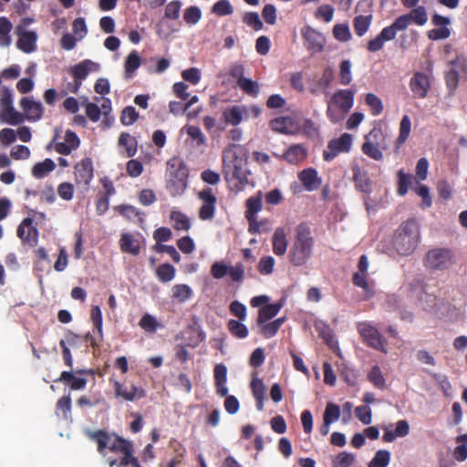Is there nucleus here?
<instances>
[{
	"instance_id": "obj_38",
	"label": "nucleus",
	"mask_w": 467,
	"mask_h": 467,
	"mask_svg": "<svg viewBox=\"0 0 467 467\" xmlns=\"http://www.w3.org/2000/svg\"><path fill=\"white\" fill-rule=\"evenodd\" d=\"M140 57L137 51L134 50L129 54L124 62L125 76L127 78H130L133 76L134 72L140 67Z\"/></svg>"
},
{
	"instance_id": "obj_24",
	"label": "nucleus",
	"mask_w": 467,
	"mask_h": 467,
	"mask_svg": "<svg viewBox=\"0 0 467 467\" xmlns=\"http://www.w3.org/2000/svg\"><path fill=\"white\" fill-rule=\"evenodd\" d=\"M298 178L306 191L312 192L321 185V178L318 177L316 169L307 168L299 172Z\"/></svg>"
},
{
	"instance_id": "obj_3",
	"label": "nucleus",
	"mask_w": 467,
	"mask_h": 467,
	"mask_svg": "<svg viewBox=\"0 0 467 467\" xmlns=\"http://www.w3.org/2000/svg\"><path fill=\"white\" fill-rule=\"evenodd\" d=\"M314 244L311 231L306 224L301 223L296 228V235L289 251L291 263L296 266L305 265L311 256Z\"/></svg>"
},
{
	"instance_id": "obj_20",
	"label": "nucleus",
	"mask_w": 467,
	"mask_h": 467,
	"mask_svg": "<svg viewBox=\"0 0 467 467\" xmlns=\"http://www.w3.org/2000/svg\"><path fill=\"white\" fill-rule=\"evenodd\" d=\"M19 105L24 110L25 119L34 122L42 118L44 109L39 101L25 97L21 99Z\"/></svg>"
},
{
	"instance_id": "obj_43",
	"label": "nucleus",
	"mask_w": 467,
	"mask_h": 467,
	"mask_svg": "<svg viewBox=\"0 0 467 467\" xmlns=\"http://www.w3.org/2000/svg\"><path fill=\"white\" fill-rule=\"evenodd\" d=\"M407 15L410 18V24L415 23L416 25L421 26H424L428 21V15L425 7L423 6H416Z\"/></svg>"
},
{
	"instance_id": "obj_62",
	"label": "nucleus",
	"mask_w": 467,
	"mask_h": 467,
	"mask_svg": "<svg viewBox=\"0 0 467 467\" xmlns=\"http://www.w3.org/2000/svg\"><path fill=\"white\" fill-rule=\"evenodd\" d=\"M351 62L344 60L340 64V82L343 85H348L352 80Z\"/></svg>"
},
{
	"instance_id": "obj_18",
	"label": "nucleus",
	"mask_w": 467,
	"mask_h": 467,
	"mask_svg": "<svg viewBox=\"0 0 467 467\" xmlns=\"http://www.w3.org/2000/svg\"><path fill=\"white\" fill-rule=\"evenodd\" d=\"M16 33L18 36L16 47L19 50L26 54L36 51L38 36L35 31L27 30L24 26H16Z\"/></svg>"
},
{
	"instance_id": "obj_27",
	"label": "nucleus",
	"mask_w": 467,
	"mask_h": 467,
	"mask_svg": "<svg viewBox=\"0 0 467 467\" xmlns=\"http://www.w3.org/2000/svg\"><path fill=\"white\" fill-rule=\"evenodd\" d=\"M410 432V425L407 420H400L396 423L395 431H391L389 429H385V432L383 434V441L385 442H392L397 438H402L409 434Z\"/></svg>"
},
{
	"instance_id": "obj_55",
	"label": "nucleus",
	"mask_w": 467,
	"mask_h": 467,
	"mask_svg": "<svg viewBox=\"0 0 467 467\" xmlns=\"http://www.w3.org/2000/svg\"><path fill=\"white\" fill-rule=\"evenodd\" d=\"M369 381L377 388L383 389L385 387V379L381 373L379 367L374 366L368 373Z\"/></svg>"
},
{
	"instance_id": "obj_64",
	"label": "nucleus",
	"mask_w": 467,
	"mask_h": 467,
	"mask_svg": "<svg viewBox=\"0 0 467 467\" xmlns=\"http://www.w3.org/2000/svg\"><path fill=\"white\" fill-rule=\"evenodd\" d=\"M238 86L246 93L256 96L259 92V86L256 82L249 78H241L238 81Z\"/></svg>"
},
{
	"instance_id": "obj_28",
	"label": "nucleus",
	"mask_w": 467,
	"mask_h": 467,
	"mask_svg": "<svg viewBox=\"0 0 467 467\" xmlns=\"http://www.w3.org/2000/svg\"><path fill=\"white\" fill-rule=\"evenodd\" d=\"M214 379L216 384V391L222 397L227 396L228 388L227 381V368L223 364H218L214 368Z\"/></svg>"
},
{
	"instance_id": "obj_57",
	"label": "nucleus",
	"mask_w": 467,
	"mask_h": 467,
	"mask_svg": "<svg viewBox=\"0 0 467 467\" xmlns=\"http://www.w3.org/2000/svg\"><path fill=\"white\" fill-rule=\"evenodd\" d=\"M429 170V161L425 158H421L419 160L416 165V179L415 183L419 184L420 181H424L427 179Z\"/></svg>"
},
{
	"instance_id": "obj_2",
	"label": "nucleus",
	"mask_w": 467,
	"mask_h": 467,
	"mask_svg": "<svg viewBox=\"0 0 467 467\" xmlns=\"http://www.w3.org/2000/svg\"><path fill=\"white\" fill-rule=\"evenodd\" d=\"M420 236L418 223L413 220L406 221L399 226L393 235V248L400 255H409L415 251Z\"/></svg>"
},
{
	"instance_id": "obj_63",
	"label": "nucleus",
	"mask_w": 467,
	"mask_h": 467,
	"mask_svg": "<svg viewBox=\"0 0 467 467\" xmlns=\"http://www.w3.org/2000/svg\"><path fill=\"white\" fill-rule=\"evenodd\" d=\"M139 118V113L133 107H126L121 115V122L123 125L129 126L133 124Z\"/></svg>"
},
{
	"instance_id": "obj_47",
	"label": "nucleus",
	"mask_w": 467,
	"mask_h": 467,
	"mask_svg": "<svg viewBox=\"0 0 467 467\" xmlns=\"http://www.w3.org/2000/svg\"><path fill=\"white\" fill-rule=\"evenodd\" d=\"M365 102L369 107L374 116H378L383 111V103L377 95L368 93L365 97Z\"/></svg>"
},
{
	"instance_id": "obj_12",
	"label": "nucleus",
	"mask_w": 467,
	"mask_h": 467,
	"mask_svg": "<svg viewBox=\"0 0 467 467\" xmlns=\"http://www.w3.org/2000/svg\"><path fill=\"white\" fill-rule=\"evenodd\" d=\"M358 331L368 346L385 354L388 353V349L386 348L387 340L371 324L367 322L359 323Z\"/></svg>"
},
{
	"instance_id": "obj_15",
	"label": "nucleus",
	"mask_w": 467,
	"mask_h": 467,
	"mask_svg": "<svg viewBox=\"0 0 467 467\" xmlns=\"http://www.w3.org/2000/svg\"><path fill=\"white\" fill-rule=\"evenodd\" d=\"M410 296L416 298L420 306L425 309H431L435 303V296L428 293L422 281L419 278L414 279L409 284Z\"/></svg>"
},
{
	"instance_id": "obj_36",
	"label": "nucleus",
	"mask_w": 467,
	"mask_h": 467,
	"mask_svg": "<svg viewBox=\"0 0 467 467\" xmlns=\"http://www.w3.org/2000/svg\"><path fill=\"white\" fill-rule=\"evenodd\" d=\"M251 387L253 389V394L254 399L256 400V407L258 410H263L264 409V400L265 396V386L262 379L254 378L252 380Z\"/></svg>"
},
{
	"instance_id": "obj_39",
	"label": "nucleus",
	"mask_w": 467,
	"mask_h": 467,
	"mask_svg": "<svg viewBox=\"0 0 467 467\" xmlns=\"http://www.w3.org/2000/svg\"><path fill=\"white\" fill-rule=\"evenodd\" d=\"M56 168L55 162L51 159H46L42 162L35 164L32 168V175L36 178H43Z\"/></svg>"
},
{
	"instance_id": "obj_25",
	"label": "nucleus",
	"mask_w": 467,
	"mask_h": 467,
	"mask_svg": "<svg viewBox=\"0 0 467 467\" xmlns=\"http://www.w3.org/2000/svg\"><path fill=\"white\" fill-rule=\"evenodd\" d=\"M351 170L353 172V182L356 188L360 192H369L370 180L368 176V172L357 163L352 165Z\"/></svg>"
},
{
	"instance_id": "obj_26",
	"label": "nucleus",
	"mask_w": 467,
	"mask_h": 467,
	"mask_svg": "<svg viewBox=\"0 0 467 467\" xmlns=\"http://www.w3.org/2000/svg\"><path fill=\"white\" fill-rule=\"evenodd\" d=\"M17 235L31 244L36 243L37 231L32 226V220L26 218L17 228Z\"/></svg>"
},
{
	"instance_id": "obj_14",
	"label": "nucleus",
	"mask_w": 467,
	"mask_h": 467,
	"mask_svg": "<svg viewBox=\"0 0 467 467\" xmlns=\"http://www.w3.org/2000/svg\"><path fill=\"white\" fill-rule=\"evenodd\" d=\"M353 144V136L348 133H343L339 138L331 140L327 149L324 150L323 157L327 161H331L340 153L349 152Z\"/></svg>"
},
{
	"instance_id": "obj_34",
	"label": "nucleus",
	"mask_w": 467,
	"mask_h": 467,
	"mask_svg": "<svg viewBox=\"0 0 467 467\" xmlns=\"http://www.w3.org/2000/svg\"><path fill=\"white\" fill-rule=\"evenodd\" d=\"M273 130L288 134L295 130L294 120L289 117H279L270 122Z\"/></svg>"
},
{
	"instance_id": "obj_31",
	"label": "nucleus",
	"mask_w": 467,
	"mask_h": 467,
	"mask_svg": "<svg viewBox=\"0 0 467 467\" xmlns=\"http://www.w3.org/2000/svg\"><path fill=\"white\" fill-rule=\"evenodd\" d=\"M284 158L292 164H297L306 158V149L300 144L293 145L285 152Z\"/></svg>"
},
{
	"instance_id": "obj_60",
	"label": "nucleus",
	"mask_w": 467,
	"mask_h": 467,
	"mask_svg": "<svg viewBox=\"0 0 467 467\" xmlns=\"http://www.w3.org/2000/svg\"><path fill=\"white\" fill-rule=\"evenodd\" d=\"M10 156L16 161L28 160L31 156V151L25 145H16L11 149Z\"/></svg>"
},
{
	"instance_id": "obj_11",
	"label": "nucleus",
	"mask_w": 467,
	"mask_h": 467,
	"mask_svg": "<svg viewBox=\"0 0 467 467\" xmlns=\"http://www.w3.org/2000/svg\"><path fill=\"white\" fill-rule=\"evenodd\" d=\"M211 274L215 279L229 275L232 282L242 283L244 279V266L241 263L229 265L224 261H217L212 265Z\"/></svg>"
},
{
	"instance_id": "obj_37",
	"label": "nucleus",
	"mask_w": 467,
	"mask_h": 467,
	"mask_svg": "<svg viewBox=\"0 0 467 467\" xmlns=\"http://www.w3.org/2000/svg\"><path fill=\"white\" fill-rule=\"evenodd\" d=\"M12 28V23L6 17H0V47H7L11 45L10 32Z\"/></svg>"
},
{
	"instance_id": "obj_32",
	"label": "nucleus",
	"mask_w": 467,
	"mask_h": 467,
	"mask_svg": "<svg viewBox=\"0 0 467 467\" xmlns=\"http://www.w3.org/2000/svg\"><path fill=\"white\" fill-rule=\"evenodd\" d=\"M122 252L137 255L140 253V241L132 234H123L119 240Z\"/></svg>"
},
{
	"instance_id": "obj_13",
	"label": "nucleus",
	"mask_w": 467,
	"mask_h": 467,
	"mask_svg": "<svg viewBox=\"0 0 467 467\" xmlns=\"http://www.w3.org/2000/svg\"><path fill=\"white\" fill-rule=\"evenodd\" d=\"M451 68L445 75L446 85L451 91H454L461 78L467 77V59L460 55L450 62Z\"/></svg>"
},
{
	"instance_id": "obj_53",
	"label": "nucleus",
	"mask_w": 467,
	"mask_h": 467,
	"mask_svg": "<svg viewBox=\"0 0 467 467\" xmlns=\"http://www.w3.org/2000/svg\"><path fill=\"white\" fill-rule=\"evenodd\" d=\"M228 327L231 333L239 338H244L248 336V329L246 326L240 321L230 320L228 323Z\"/></svg>"
},
{
	"instance_id": "obj_41",
	"label": "nucleus",
	"mask_w": 467,
	"mask_h": 467,
	"mask_svg": "<svg viewBox=\"0 0 467 467\" xmlns=\"http://www.w3.org/2000/svg\"><path fill=\"white\" fill-rule=\"evenodd\" d=\"M456 442L458 445L453 451V456L457 461L463 462L467 459V434L458 436Z\"/></svg>"
},
{
	"instance_id": "obj_9",
	"label": "nucleus",
	"mask_w": 467,
	"mask_h": 467,
	"mask_svg": "<svg viewBox=\"0 0 467 467\" xmlns=\"http://www.w3.org/2000/svg\"><path fill=\"white\" fill-rule=\"evenodd\" d=\"M90 438L96 441L98 445V451L103 453L105 449L115 453H121L130 442L127 440L120 438L113 433H107L102 431L91 432Z\"/></svg>"
},
{
	"instance_id": "obj_52",
	"label": "nucleus",
	"mask_w": 467,
	"mask_h": 467,
	"mask_svg": "<svg viewBox=\"0 0 467 467\" xmlns=\"http://www.w3.org/2000/svg\"><path fill=\"white\" fill-rule=\"evenodd\" d=\"M339 417H340L339 406H337L332 402H328L326 407L325 412H324L323 420L333 423V422L337 421L339 419Z\"/></svg>"
},
{
	"instance_id": "obj_48",
	"label": "nucleus",
	"mask_w": 467,
	"mask_h": 467,
	"mask_svg": "<svg viewBox=\"0 0 467 467\" xmlns=\"http://www.w3.org/2000/svg\"><path fill=\"white\" fill-rule=\"evenodd\" d=\"M171 220L177 230L187 231L191 226L189 218L180 212H171Z\"/></svg>"
},
{
	"instance_id": "obj_50",
	"label": "nucleus",
	"mask_w": 467,
	"mask_h": 467,
	"mask_svg": "<svg viewBox=\"0 0 467 467\" xmlns=\"http://www.w3.org/2000/svg\"><path fill=\"white\" fill-rule=\"evenodd\" d=\"M411 129V121L409 116H403L400 124V134L397 139L398 145H402L408 139Z\"/></svg>"
},
{
	"instance_id": "obj_21",
	"label": "nucleus",
	"mask_w": 467,
	"mask_h": 467,
	"mask_svg": "<svg viewBox=\"0 0 467 467\" xmlns=\"http://www.w3.org/2000/svg\"><path fill=\"white\" fill-rule=\"evenodd\" d=\"M410 87L414 97L423 99L431 87L430 78L426 74L417 72L410 78Z\"/></svg>"
},
{
	"instance_id": "obj_54",
	"label": "nucleus",
	"mask_w": 467,
	"mask_h": 467,
	"mask_svg": "<svg viewBox=\"0 0 467 467\" xmlns=\"http://www.w3.org/2000/svg\"><path fill=\"white\" fill-rule=\"evenodd\" d=\"M213 12L219 16H224L231 15L234 8L228 0H219L213 5Z\"/></svg>"
},
{
	"instance_id": "obj_1",
	"label": "nucleus",
	"mask_w": 467,
	"mask_h": 467,
	"mask_svg": "<svg viewBox=\"0 0 467 467\" xmlns=\"http://www.w3.org/2000/svg\"><path fill=\"white\" fill-rule=\"evenodd\" d=\"M247 151L231 144L223 151V175L232 189L241 191L248 182Z\"/></svg>"
},
{
	"instance_id": "obj_4",
	"label": "nucleus",
	"mask_w": 467,
	"mask_h": 467,
	"mask_svg": "<svg viewBox=\"0 0 467 467\" xmlns=\"http://www.w3.org/2000/svg\"><path fill=\"white\" fill-rule=\"evenodd\" d=\"M166 187L172 196L182 195L187 187L188 171L180 158H172L167 163Z\"/></svg>"
},
{
	"instance_id": "obj_35",
	"label": "nucleus",
	"mask_w": 467,
	"mask_h": 467,
	"mask_svg": "<svg viewBox=\"0 0 467 467\" xmlns=\"http://www.w3.org/2000/svg\"><path fill=\"white\" fill-rule=\"evenodd\" d=\"M281 308V303L267 304L265 306H262L258 312L257 324L268 322L278 314Z\"/></svg>"
},
{
	"instance_id": "obj_8",
	"label": "nucleus",
	"mask_w": 467,
	"mask_h": 467,
	"mask_svg": "<svg viewBox=\"0 0 467 467\" xmlns=\"http://www.w3.org/2000/svg\"><path fill=\"white\" fill-rule=\"evenodd\" d=\"M423 264L430 271H444L454 264V256L449 249L434 248L427 252Z\"/></svg>"
},
{
	"instance_id": "obj_40",
	"label": "nucleus",
	"mask_w": 467,
	"mask_h": 467,
	"mask_svg": "<svg viewBox=\"0 0 467 467\" xmlns=\"http://www.w3.org/2000/svg\"><path fill=\"white\" fill-rule=\"evenodd\" d=\"M119 145L123 147L128 157H131L137 152V140L128 133H121L119 138Z\"/></svg>"
},
{
	"instance_id": "obj_44",
	"label": "nucleus",
	"mask_w": 467,
	"mask_h": 467,
	"mask_svg": "<svg viewBox=\"0 0 467 467\" xmlns=\"http://www.w3.org/2000/svg\"><path fill=\"white\" fill-rule=\"evenodd\" d=\"M372 16H358L354 19V29L358 36H362L368 30Z\"/></svg>"
},
{
	"instance_id": "obj_19",
	"label": "nucleus",
	"mask_w": 467,
	"mask_h": 467,
	"mask_svg": "<svg viewBox=\"0 0 467 467\" xmlns=\"http://www.w3.org/2000/svg\"><path fill=\"white\" fill-rule=\"evenodd\" d=\"M305 47L312 53L320 52L326 43L325 36L317 30L306 26L302 29Z\"/></svg>"
},
{
	"instance_id": "obj_58",
	"label": "nucleus",
	"mask_w": 467,
	"mask_h": 467,
	"mask_svg": "<svg viewBox=\"0 0 467 467\" xmlns=\"http://www.w3.org/2000/svg\"><path fill=\"white\" fill-rule=\"evenodd\" d=\"M140 326L145 331L153 333L157 330L159 324L153 316L145 314L140 321Z\"/></svg>"
},
{
	"instance_id": "obj_56",
	"label": "nucleus",
	"mask_w": 467,
	"mask_h": 467,
	"mask_svg": "<svg viewBox=\"0 0 467 467\" xmlns=\"http://www.w3.org/2000/svg\"><path fill=\"white\" fill-rule=\"evenodd\" d=\"M186 133L196 141L197 145H203L206 138L201 129L197 126L188 125L184 127Z\"/></svg>"
},
{
	"instance_id": "obj_30",
	"label": "nucleus",
	"mask_w": 467,
	"mask_h": 467,
	"mask_svg": "<svg viewBox=\"0 0 467 467\" xmlns=\"http://www.w3.org/2000/svg\"><path fill=\"white\" fill-rule=\"evenodd\" d=\"M286 250V233L284 228H277L273 235V251L276 255H284Z\"/></svg>"
},
{
	"instance_id": "obj_61",
	"label": "nucleus",
	"mask_w": 467,
	"mask_h": 467,
	"mask_svg": "<svg viewBox=\"0 0 467 467\" xmlns=\"http://www.w3.org/2000/svg\"><path fill=\"white\" fill-rule=\"evenodd\" d=\"M333 34L336 39L339 41H348L351 38L349 27L346 24L336 25L333 28Z\"/></svg>"
},
{
	"instance_id": "obj_7",
	"label": "nucleus",
	"mask_w": 467,
	"mask_h": 467,
	"mask_svg": "<svg viewBox=\"0 0 467 467\" xmlns=\"http://www.w3.org/2000/svg\"><path fill=\"white\" fill-rule=\"evenodd\" d=\"M261 112L262 109L255 105H234L226 108L222 116L226 124L236 127L244 120L258 118Z\"/></svg>"
},
{
	"instance_id": "obj_33",
	"label": "nucleus",
	"mask_w": 467,
	"mask_h": 467,
	"mask_svg": "<svg viewBox=\"0 0 467 467\" xmlns=\"http://www.w3.org/2000/svg\"><path fill=\"white\" fill-rule=\"evenodd\" d=\"M284 321L285 317H280L271 322H264L263 324L256 323V327L260 334L266 338H270L277 333Z\"/></svg>"
},
{
	"instance_id": "obj_49",
	"label": "nucleus",
	"mask_w": 467,
	"mask_h": 467,
	"mask_svg": "<svg viewBox=\"0 0 467 467\" xmlns=\"http://www.w3.org/2000/svg\"><path fill=\"white\" fill-rule=\"evenodd\" d=\"M156 274L160 281L168 283L175 277V268L169 264H164L157 268Z\"/></svg>"
},
{
	"instance_id": "obj_51",
	"label": "nucleus",
	"mask_w": 467,
	"mask_h": 467,
	"mask_svg": "<svg viewBox=\"0 0 467 467\" xmlns=\"http://www.w3.org/2000/svg\"><path fill=\"white\" fill-rule=\"evenodd\" d=\"M355 462V455L347 451L338 453L333 460V467H349Z\"/></svg>"
},
{
	"instance_id": "obj_59",
	"label": "nucleus",
	"mask_w": 467,
	"mask_h": 467,
	"mask_svg": "<svg viewBox=\"0 0 467 467\" xmlns=\"http://www.w3.org/2000/svg\"><path fill=\"white\" fill-rule=\"evenodd\" d=\"M414 192L421 197L423 208H429L432 204V200L430 195V190L426 185H416L413 187Z\"/></svg>"
},
{
	"instance_id": "obj_17",
	"label": "nucleus",
	"mask_w": 467,
	"mask_h": 467,
	"mask_svg": "<svg viewBox=\"0 0 467 467\" xmlns=\"http://www.w3.org/2000/svg\"><path fill=\"white\" fill-rule=\"evenodd\" d=\"M99 69V65L89 59H85L80 63L75 65L70 68V72L74 77V88L72 92L77 93L78 88L90 72H95Z\"/></svg>"
},
{
	"instance_id": "obj_16",
	"label": "nucleus",
	"mask_w": 467,
	"mask_h": 467,
	"mask_svg": "<svg viewBox=\"0 0 467 467\" xmlns=\"http://www.w3.org/2000/svg\"><path fill=\"white\" fill-rule=\"evenodd\" d=\"M198 198L201 202L199 217L204 221L213 219L215 213L216 197L212 189L205 188L200 191Z\"/></svg>"
},
{
	"instance_id": "obj_10",
	"label": "nucleus",
	"mask_w": 467,
	"mask_h": 467,
	"mask_svg": "<svg viewBox=\"0 0 467 467\" xmlns=\"http://www.w3.org/2000/svg\"><path fill=\"white\" fill-rule=\"evenodd\" d=\"M386 149L384 136L380 129L374 128L365 136V141L362 145V151L365 155L375 161L383 159L382 150Z\"/></svg>"
},
{
	"instance_id": "obj_29",
	"label": "nucleus",
	"mask_w": 467,
	"mask_h": 467,
	"mask_svg": "<svg viewBox=\"0 0 467 467\" xmlns=\"http://www.w3.org/2000/svg\"><path fill=\"white\" fill-rule=\"evenodd\" d=\"M193 296L192 287L185 284L174 285L171 289V297L177 303H184Z\"/></svg>"
},
{
	"instance_id": "obj_45",
	"label": "nucleus",
	"mask_w": 467,
	"mask_h": 467,
	"mask_svg": "<svg viewBox=\"0 0 467 467\" xmlns=\"http://www.w3.org/2000/svg\"><path fill=\"white\" fill-rule=\"evenodd\" d=\"M389 462L390 452L387 450H379L368 463V467H388Z\"/></svg>"
},
{
	"instance_id": "obj_5",
	"label": "nucleus",
	"mask_w": 467,
	"mask_h": 467,
	"mask_svg": "<svg viewBox=\"0 0 467 467\" xmlns=\"http://www.w3.org/2000/svg\"><path fill=\"white\" fill-rule=\"evenodd\" d=\"M355 91L340 89L335 92L327 104V115L333 123H338L345 119L347 113L354 105Z\"/></svg>"
},
{
	"instance_id": "obj_42",
	"label": "nucleus",
	"mask_w": 467,
	"mask_h": 467,
	"mask_svg": "<svg viewBox=\"0 0 467 467\" xmlns=\"http://www.w3.org/2000/svg\"><path fill=\"white\" fill-rule=\"evenodd\" d=\"M398 178H399V188H398V193L400 196H404L409 190L410 186H412L415 182L416 179L410 175L405 173L403 171H400L398 172Z\"/></svg>"
},
{
	"instance_id": "obj_23",
	"label": "nucleus",
	"mask_w": 467,
	"mask_h": 467,
	"mask_svg": "<svg viewBox=\"0 0 467 467\" xmlns=\"http://www.w3.org/2000/svg\"><path fill=\"white\" fill-rule=\"evenodd\" d=\"M75 176L78 183L88 185L93 178V165L90 159H84L75 166Z\"/></svg>"
},
{
	"instance_id": "obj_22",
	"label": "nucleus",
	"mask_w": 467,
	"mask_h": 467,
	"mask_svg": "<svg viewBox=\"0 0 467 467\" xmlns=\"http://www.w3.org/2000/svg\"><path fill=\"white\" fill-rule=\"evenodd\" d=\"M113 386L115 396L127 401H133L136 399H140L145 396V391L134 385L125 386L119 381H114Z\"/></svg>"
},
{
	"instance_id": "obj_46",
	"label": "nucleus",
	"mask_w": 467,
	"mask_h": 467,
	"mask_svg": "<svg viewBox=\"0 0 467 467\" xmlns=\"http://www.w3.org/2000/svg\"><path fill=\"white\" fill-rule=\"evenodd\" d=\"M262 210V199L260 193L257 196L250 197L246 201V218H252L256 215L258 212Z\"/></svg>"
},
{
	"instance_id": "obj_6",
	"label": "nucleus",
	"mask_w": 467,
	"mask_h": 467,
	"mask_svg": "<svg viewBox=\"0 0 467 467\" xmlns=\"http://www.w3.org/2000/svg\"><path fill=\"white\" fill-rule=\"evenodd\" d=\"M24 121V114L17 111L14 107L12 90L7 87H2L0 89V122L16 126Z\"/></svg>"
}]
</instances>
